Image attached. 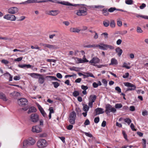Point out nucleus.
Returning a JSON list of instances; mask_svg holds the SVG:
<instances>
[{"mask_svg": "<svg viewBox=\"0 0 148 148\" xmlns=\"http://www.w3.org/2000/svg\"><path fill=\"white\" fill-rule=\"evenodd\" d=\"M102 82L105 85V86H107L108 82L105 79H102Z\"/></svg>", "mask_w": 148, "mask_h": 148, "instance_id": "obj_50", "label": "nucleus"}, {"mask_svg": "<svg viewBox=\"0 0 148 148\" xmlns=\"http://www.w3.org/2000/svg\"><path fill=\"white\" fill-rule=\"evenodd\" d=\"M62 4L67 5H70V6H72L74 7H77L78 8H79V5H80L81 4H72L71 3L65 1L64 2V3H61Z\"/></svg>", "mask_w": 148, "mask_h": 148, "instance_id": "obj_16", "label": "nucleus"}, {"mask_svg": "<svg viewBox=\"0 0 148 148\" xmlns=\"http://www.w3.org/2000/svg\"><path fill=\"white\" fill-rule=\"evenodd\" d=\"M73 95L74 97H76L79 95V93L78 91H75L73 92Z\"/></svg>", "mask_w": 148, "mask_h": 148, "instance_id": "obj_46", "label": "nucleus"}, {"mask_svg": "<svg viewBox=\"0 0 148 148\" xmlns=\"http://www.w3.org/2000/svg\"><path fill=\"white\" fill-rule=\"evenodd\" d=\"M81 88L84 90H86L88 88V87L86 86L82 85L81 86Z\"/></svg>", "mask_w": 148, "mask_h": 148, "instance_id": "obj_61", "label": "nucleus"}, {"mask_svg": "<svg viewBox=\"0 0 148 148\" xmlns=\"http://www.w3.org/2000/svg\"><path fill=\"white\" fill-rule=\"evenodd\" d=\"M95 34L93 36V38L95 39H97L98 38V35L97 33L95 32Z\"/></svg>", "mask_w": 148, "mask_h": 148, "instance_id": "obj_64", "label": "nucleus"}, {"mask_svg": "<svg viewBox=\"0 0 148 148\" xmlns=\"http://www.w3.org/2000/svg\"><path fill=\"white\" fill-rule=\"evenodd\" d=\"M115 51L117 53V55L119 57L121 56L123 53V51L122 49L119 47L116 49Z\"/></svg>", "mask_w": 148, "mask_h": 148, "instance_id": "obj_20", "label": "nucleus"}, {"mask_svg": "<svg viewBox=\"0 0 148 148\" xmlns=\"http://www.w3.org/2000/svg\"><path fill=\"white\" fill-rule=\"evenodd\" d=\"M103 24L105 27H107L108 26L110 25V22L108 21H107V22L106 21H103Z\"/></svg>", "mask_w": 148, "mask_h": 148, "instance_id": "obj_40", "label": "nucleus"}, {"mask_svg": "<svg viewBox=\"0 0 148 148\" xmlns=\"http://www.w3.org/2000/svg\"><path fill=\"white\" fill-rule=\"evenodd\" d=\"M129 75V73H125V74L123 76V77L124 78H127Z\"/></svg>", "mask_w": 148, "mask_h": 148, "instance_id": "obj_63", "label": "nucleus"}, {"mask_svg": "<svg viewBox=\"0 0 148 148\" xmlns=\"http://www.w3.org/2000/svg\"><path fill=\"white\" fill-rule=\"evenodd\" d=\"M127 32L126 30H124L123 31H122L120 32L119 33V34L121 35H123L126 34Z\"/></svg>", "mask_w": 148, "mask_h": 148, "instance_id": "obj_62", "label": "nucleus"}, {"mask_svg": "<svg viewBox=\"0 0 148 148\" xmlns=\"http://www.w3.org/2000/svg\"><path fill=\"white\" fill-rule=\"evenodd\" d=\"M146 5L145 4L143 3L141 5L139 6V8L140 9H143L145 7H146Z\"/></svg>", "mask_w": 148, "mask_h": 148, "instance_id": "obj_53", "label": "nucleus"}, {"mask_svg": "<svg viewBox=\"0 0 148 148\" xmlns=\"http://www.w3.org/2000/svg\"><path fill=\"white\" fill-rule=\"evenodd\" d=\"M87 9L84 5L81 4L79 7L78 10H76V14L78 16H85L87 14Z\"/></svg>", "mask_w": 148, "mask_h": 148, "instance_id": "obj_1", "label": "nucleus"}, {"mask_svg": "<svg viewBox=\"0 0 148 148\" xmlns=\"http://www.w3.org/2000/svg\"><path fill=\"white\" fill-rule=\"evenodd\" d=\"M90 124V122L88 119H87L86 120L84 123V125H89Z\"/></svg>", "mask_w": 148, "mask_h": 148, "instance_id": "obj_55", "label": "nucleus"}, {"mask_svg": "<svg viewBox=\"0 0 148 148\" xmlns=\"http://www.w3.org/2000/svg\"><path fill=\"white\" fill-rule=\"evenodd\" d=\"M27 140L28 141L29 145H33L34 144L35 142V140L32 138H29V139Z\"/></svg>", "mask_w": 148, "mask_h": 148, "instance_id": "obj_23", "label": "nucleus"}, {"mask_svg": "<svg viewBox=\"0 0 148 148\" xmlns=\"http://www.w3.org/2000/svg\"><path fill=\"white\" fill-rule=\"evenodd\" d=\"M89 108V106L86 105H84L83 106V110L84 111L87 112Z\"/></svg>", "mask_w": 148, "mask_h": 148, "instance_id": "obj_38", "label": "nucleus"}, {"mask_svg": "<svg viewBox=\"0 0 148 148\" xmlns=\"http://www.w3.org/2000/svg\"><path fill=\"white\" fill-rule=\"evenodd\" d=\"M142 140L143 142V148H146V140L145 139H143Z\"/></svg>", "mask_w": 148, "mask_h": 148, "instance_id": "obj_51", "label": "nucleus"}, {"mask_svg": "<svg viewBox=\"0 0 148 148\" xmlns=\"http://www.w3.org/2000/svg\"><path fill=\"white\" fill-rule=\"evenodd\" d=\"M123 120L125 122L127 123L128 125H130L132 122L131 120L129 118L123 119Z\"/></svg>", "mask_w": 148, "mask_h": 148, "instance_id": "obj_33", "label": "nucleus"}, {"mask_svg": "<svg viewBox=\"0 0 148 148\" xmlns=\"http://www.w3.org/2000/svg\"><path fill=\"white\" fill-rule=\"evenodd\" d=\"M1 62L5 65H6L9 63V62L8 61L5 59L2 60L1 61Z\"/></svg>", "mask_w": 148, "mask_h": 148, "instance_id": "obj_47", "label": "nucleus"}, {"mask_svg": "<svg viewBox=\"0 0 148 148\" xmlns=\"http://www.w3.org/2000/svg\"><path fill=\"white\" fill-rule=\"evenodd\" d=\"M116 10V9L115 8H111L108 9V11L110 12H112Z\"/></svg>", "mask_w": 148, "mask_h": 148, "instance_id": "obj_56", "label": "nucleus"}, {"mask_svg": "<svg viewBox=\"0 0 148 148\" xmlns=\"http://www.w3.org/2000/svg\"><path fill=\"white\" fill-rule=\"evenodd\" d=\"M37 106L40 112H42V111L44 110L42 108L39 104H37Z\"/></svg>", "mask_w": 148, "mask_h": 148, "instance_id": "obj_59", "label": "nucleus"}, {"mask_svg": "<svg viewBox=\"0 0 148 148\" xmlns=\"http://www.w3.org/2000/svg\"><path fill=\"white\" fill-rule=\"evenodd\" d=\"M95 115L102 114L104 112V111H103V109L99 108H97L95 109Z\"/></svg>", "mask_w": 148, "mask_h": 148, "instance_id": "obj_15", "label": "nucleus"}, {"mask_svg": "<svg viewBox=\"0 0 148 148\" xmlns=\"http://www.w3.org/2000/svg\"><path fill=\"white\" fill-rule=\"evenodd\" d=\"M99 121V117H96L94 119V121L95 123H98Z\"/></svg>", "mask_w": 148, "mask_h": 148, "instance_id": "obj_52", "label": "nucleus"}, {"mask_svg": "<svg viewBox=\"0 0 148 148\" xmlns=\"http://www.w3.org/2000/svg\"><path fill=\"white\" fill-rule=\"evenodd\" d=\"M4 19L11 21H14L16 19V16L12 14H8L5 15L3 16Z\"/></svg>", "mask_w": 148, "mask_h": 148, "instance_id": "obj_11", "label": "nucleus"}, {"mask_svg": "<svg viewBox=\"0 0 148 148\" xmlns=\"http://www.w3.org/2000/svg\"><path fill=\"white\" fill-rule=\"evenodd\" d=\"M18 67L24 69L25 68H26L27 69L30 68L32 66L30 64H19L18 65Z\"/></svg>", "mask_w": 148, "mask_h": 148, "instance_id": "obj_21", "label": "nucleus"}, {"mask_svg": "<svg viewBox=\"0 0 148 148\" xmlns=\"http://www.w3.org/2000/svg\"><path fill=\"white\" fill-rule=\"evenodd\" d=\"M27 101L26 99L24 98H21L18 100V104L22 106H24L27 104Z\"/></svg>", "mask_w": 148, "mask_h": 148, "instance_id": "obj_9", "label": "nucleus"}, {"mask_svg": "<svg viewBox=\"0 0 148 148\" xmlns=\"http://www.w3.org/2000/svg\"><path fill=\"white\" fill-rule=\"evenodd\" d=\"M117 25L121 27L122 25V22L119 19L117 20Z\"/></svg>", "mask_w": 148, "mask_h": 148, "instance_id": "obj_48", "label": "nucleus"}, {"mask_svg": "<svg viewBox=\"0 0 148 148\" xmlns=\"http://www.w3.org/2000/svg\"><path fill=\"white\" fill-rule=\"evenodd\" d=\"M30 118L31 121L34 123L37 122L39 119V116L36 113L32 114L30 116Z\"/></svg>", "mask_w": 148, "mask_h": 148, "instance_id": "obj_8", "label": "nucleus"}, {"mask_svg": "<svg viewBox=\"0 0 148 148\" xmlns=\"http://www.w3.org/2000/svg\"><path fill=\"white\" fill-rule=\"evenodd\" d=\"M125 3L127 5H131L133 4V1L132 0H125Z\"/></svg>", "mask_w": 148, "mask_h": 148, "instance_id": "obj_35", "label": "nucleus"}, {"mask_svg": "<svg viewBox=\"0 0 148 148\" xmlns=\"http://www.w3.org/2000/svg\"><path fill=\"white\" fill-rule=\"evenodd\" d=\"M46 1H38V0H27L23 2L20 4H25L33 3H40L42 2H45Z\"/></svg>", "mask_w": 148, "mask_h": 148, "instance_id": "obj_10", "label": "nucleus"}, {"mask_svg": "<svg viewBox=\"0 0 148 148\" xmlns=\"http://www.w3.org/2000/svg\"><path fill=\"white\" fill-rule=\"evenodd\" d=\"M97 98L96 95H91L90 96L89 101L94 102Z\"/></svg>", "mask_w": 148, "mask_h": 148, "instance_id": "obj_26", "label": "nucleus"}, {"mask_svg": "<svg viewBox=\"0 0 148 148\" xmlns=\"http://www.w3.org/2000/svg\"><path fill=\"white\" fill-rule=\"evenodd\" d=\"M37 111L36 109L34 107H31L29 109L28 111V113L29 114L32 112H35Z\"/></svg>", "mask_w": 148, "mask_h": 148, "instance_id": "obj_25", "label": "nucleus"}, {"mask_svg": "<svg viewBox=\"0 0 148 148\" xmlns=\"http://www.w3.org/2000/svg\"><path fill=\"white\" fill-rule=\"evenodd\" d=\"M130 127L131 128V129L133 131H136V129L135 128V126L132 123L131 124Z\"/></svg>", "mask_w": 148, "mask_h": 148, "instance_id": "obj_54", "label": "nucleus"}, {"mask_svg": "<svg viewBox=\"0 0 148 148\" xmlns=\"http://www.w3.org/2000/svg\"><path fill=\"white\" fill-rule=\"evenodd\" d=\"M8 75L10 77H9V81H12V76L8 72H6V73H5L3 74V75L5 76L6 75Z\"/></svg>", "mask_w": 148, "mask_h": 148, "instance_id": "obj_39", "label": "nucleus"}, {"mask_svg": "<svg viewBox=\"0 0 148 148\" xmlns=\"http://www.w3.org/2000/svg\"><path fill=\"white\" fill-rule=\"evenodd\" d=\"M142 114L143 116L147 115H148V112L147 110H145L143 111Z\"/></svg>", "mask_w": 148, "mask_h": 148, "instance_id": "obj_60", "label": "nucleus"}, {"mask_svg": "<svg viewBox=\"0 0 148 148\" xmlns=\"http://www.w3.org/2000/svg\"><path fill=\"white\" fill-rule=\"evenodd\" d=\"M47 78H49L51 80H54L56 81H60V80L58 79L56 77L51 76H47L46 77Z\"/></svg>", "mask_w": 148, "mask_h": 148, "instance_id": "obj_30", "label": "nucleus"}, {"mask_svg": "<svg viewBox=\"0 0 148 148\" xmlns=\"http://www.w3.org/2000/svg\"><path fill=\"white\" fill-rule=\"evenodd\" d=\"M32 77L35 79H38L39 77L41 76V74L37 73H31L28 74Z\"/></svg>", "mask_w": 148, "mask_h": 148, "instance_id": "obj_17", "label": "nucleus"}, {"mask_svg": "<svg viewBox=\"0 0 148 148\" xmlns=\"http://www.w3.org/2000/svg\"><path fill=\"white\" fill-rule=\"evenodd\" d=\"M0 99H2L5 101H6L8 100L5 95L3 92H0Z\"/></svg>", "mask_w": 148, "mask_h": 148, "instance_id": "obj_24", "label": "nucleus"}, {"mask_svg": "<svg viewBox=\"0 0 148 148\" xmlns=\"http://www.w3.org/2000/svg\"><path fill=\"white\" fill-rule=\"evenodd\" d=\"M40 46H44V49H46V47L49 48L51 49H54L58 48V47L55 45H51L48 44L41 43H40Z\"/></svg>", "mask_w": 148, "mask_h": 148, "instance_id": "obj_5", "label": "nucleus"}, {"mask_svg": "<svg viewBox=\"0 0 148 148\" xmlns=\"http://www.w3.org/2000/svg\"><path fill=\"white\" fill-rule=\"evenodd\" d=\"M118 64V61L115 58L111 59V62L109 64V65H116Z\"/></svg>", "mask_w": 148, "mask_h": 148, "instance_id": "obj_18", "label": "nucleus"}, {"mask_svg": "<svg viewBox=\"0 0 148 148\" xmlns=\"http://www.w3.org/2000/svg\"><path fill=\"white\" fill-rule=\"evenodd\" d=\"M85 74H86L87 75V77H91L94 78L95 77L93 75V74H92L91 73H84Z\"/></svg>", "mask_w": 148, "mask_h": 148, "instance_id": "obj_43", "label": "nucleus"}, {"mask_svg": "<svg viewBox=\"0 0 148 148\" xmlns=\"http://www.w3.org/2000/svg\"><path fill=\"white\" fill-rule=\"evenodd\" d=\"M32 131L33 132L38 133L42 131V129L40 126L36 125L32 127Z\"/></svg>", "mask_w": 148, "mask_h": 148, "instance_id": "obj_12", "label": "nucleus"}, {"mask_svg": "<svg viewBox=\"0 0 148 148\" xmlns=\"http://www.w3.org/2000/svg\"><path fill=\"white\" fill-rule=\"evenodd\" d=\"M45 13L49 15L55 16L59 14V12L58 10H51L50 11H46Z\"/></svg>", "mask_w": 148, "mask_h": 148, "instance_id": "obj_13", "label": "nucleus"}, {"mask_svg": "<svg viewBox=\"0 0 148 148\" xmlns=\"http://www.w3.org/2000/svg\"><path fill=\"white\" fill-rule=\"evenodd\" d=\"M115 89L116 91H117L119 93L121 92V89L119 86H117L115 88Z\"/></svg>", "mask_w": 148, "mask_h": 148, "instance_id": "obj_57", "label": "nucleus"}, {"mask_svg": "<svg viewBox=\"0 0 148 148\" xmlns=\"http://www.w3.org/2000/svg\"><path fill=\"white\" fill-rule=\"evenodd\" d=\"M124 85L126 86L131 87L127 89L126 91H131L134 90L136 89V86L134 84L129 82H125L124 83Z\"/></svg>", "mask_w": 148, "mask_h": 148, "instance_id": "obj_6", "label": "nucleus"}, {"mask_svg": "<svg viewBox=\"0 0 148 148\" xmlns=\"http://www.w3.org/2000/svg\"><path fill=\"white\" fill-rule=\"evenodd\" d=\"M127 64L125 62H124L122 67L123 68H125L127 69H129L131 67L127 65Z\"/></svg>", "mask_w": 148, "mask_h": 148, "instance_id": "obj_42", "label": "nucleus"}, {"mask_svg": "<svg viewBox=\"0 0 148 148\" xmlns=\"http://www.w3.org/2000/svg\"><path fill=\"white\" fill-rule=\"evenodd\" d=\"M76 118V114L74 111H73L70 113L69 116V122L71 124L74 125L75 124Z\"/></svg>", "mask_w": 148, "mask_h": 148, "instance_id": "obj_2", "label": "nucleus"}, {"mask_svg": "<svg viewBox=\"0 0 148 148\" xmlns=\"http://www.w3.org/2000/svg\"><path fill=\"white\" fill-rule=\"evenodd\" d=\"M52 84L53 85L54 87L55 88H57L60 85V84L57 82H53Z\"/></svg>", "mask_w": 148, "mask_h": 148, "instance_id": "obj_34", "label": "nucleus"}, {"mask_svg": "<svg viewBox=\"0 0 148 148\" xmlns=\"http://www.w3.org/2000/svg\"><path fill=\"white\" fill-rule=\"evenodd\" d=\"M49 1L53 2V3H60L61 4H62L61 3H64V1H58V0H48Z\"/></svg>", "mask_w": 148, "mask_h": 148, "instance_id": "obj_41", "label": "nucleus"}, {"mask_svg": "<svg viewBox=\"0 0 148 148\" xmlns=\"http://www.w3.org/2000/svg\"><path fill=\"white\" fill-rule=\"evenodd\" d=\"M137 31L138 33H142L143 32L141 28L139 27H137Z\"/></svg>", "mask_w": 148, "mask_h": 148, "instance_id": "obj_58", "label": "nucleus"}, {"mask_svg": "<svg viewBox=\"0 0 148 148\" xmlns=\"http://www.w3.org/2000/svg\"><path fill=\"white\" fill-rule=\"evenodd\" d=\"M48 145V143L45 139H40L37 142V146L39 148H44Z\"/></svg>", "mask_w": 148, "mask_h": 148, "instance_id": "obj_3", "label": "nucleus"}, {"mask_svg": "<svg viewBox=\"0 0 148 148\" xmlns=\"http://www.w3.org/2000/svg\"><path fill=\"white\" fill-rule=\"evenodd\" d=\"M105 45H106V44L103 43H100V45H97V47H98L101 49L106 50V47L105 46Z\"/></svg>", "mask_w": 148, "mask_h": 148, "instance_id": "obj_19", "label": "nucleus"}, {"mask_svg": "<svg viewBox=\"0 0 148 148\" xmlns=\"http://www.w3.org/2000/svg\"><path fill=\"white\" fill-rule=\"evenodd\" d=\"M74 60H75L76 63L77 64H79L80 63H83L82 61V59L78 58H74Z\"/></svg>", "mask_w": 148, "mask_h": 148, "instance_id": "obj_29", "label": "nucleus"}, {"mask_svg": "<svg viewBox=\"0 0 148 148\" xmlns=\"http://www.w3.org/2000/svg\"><path fill=\"white\" fill-rule=\"evenodd\" d=\"M29 146L30 145L27 140H25L24 141L23 143V148H26Z\"/></svg>", "mask_w": 148, "mask_h": 148, "instance_id": "obj_28", "label": "nucleus"}, {"mask_svg": "<svg viewBox=\"0 0 148 148\" xmlns=\"http://www.w3.org/2000/svg\"><path fill=\"white\" fill-rule=\"evenodd\" d=\"M105 45L106 47V50H107L108 49H114V47L113 46L107 44H106V45Z\"/></svg>", "mask_w": 148, "mask_h": 148, "instance_id": "obj_32", "label": "nucleus"}, {"mask_svg": "<svg viewBox=\"0 0 148 148\" xmlns=\"http://www.w3.org/2000/svg\"><path fill=\"white\" fill-rule=\"evenodd\" d=\"M84 133L86 136L88 137L91 138L93 136L92 134L90 133L86 132H84Z\"/></svg>", "mask_w": 148, "mask_h": 148, "instance_id": "obj_49", "label": "nucleus"}, {"mask_svg": "<svg viewBox=\"0 0 148 148\" xmlns=\"http://www.w3.org/2000/svg\"><path fill=\"white\" fill-rule=\"evenodd\" d=\"M122 107V104L121 103H117L115 104V107L116 109H119Z\"/></svg>", "mask_w": 148, "mask_h": 148, "instance_id": "obj_44", "label": "nucleus"}, {"mask_svg": "<svg viewBox=\"0 0 148 148\" xmlns=\"http://www.w3.org/2000/svg\"><path fill=\"white\" fill-rule=\"evenodd\" d=\"M97 45L96 44H93V45H86L85 46V47H87V48H91V47H93V48H96L97 47Z\"/></svg>", "mask_w": 148, "mask_h": 148, "instance_id": "obj_36", "label": "nucleus"}, {"mask_svg": "<svg viewBox=\"0 0 148 148\" xmlns=\"http://www.w3.org/2000/svg\"><path fill=\"white\" fill-rule=\"evenodd\" d=\"M102 13L104 15L107 16L108 14L109 13L107 9H103L102 10Z\"/></svg>", "mask_w": 148, "mask_h": 148, "instance_id": "obj_37", "label": "nucleus"}, {"mask_svg": "<svg viewBox=\"0 0 148 148\" xmlns=\"http://www.w3.org/2000/svg\"><path fill=\"white\" fill-rule=\"evenodd\" d=\"M70 31L71 32L78 33L80 30L77 28L71 27L70 28Z\"/></svg>", "mask_w": 148, "mask_h": 148, "instance_id": "obj_27", "label": "nucleus"}, {"mask_svg": "<svg viewBox=\"0 0 148 148\" xmlns=\"http://www.w3.org/2000/svg\"><path fill=\"white\" fill-rule=\"evenodd\" d=\"M116 111V109L112 107L111 105L108 104L106 105L105 112L106 114H108L111 112L114 113Z\"/></svg>", "mask_w": 148, "mask_h": 148, "instance_id": "obj_4", "label": "nucleus"}, {"mask_svg": "<svg viewBox=\"0 0 148 148\" xmlns=\"http://www.w3.org/2000/svg\"><path fill=\"white\" fill-rule=\"evenodd\" d=\"M8 11L9 13L14 14L18 12V9L16 7H12L9 8Z\"/></svg>", "mask_w": 148, "mask_h": 148, "instance_id": "obj_14", "label": "nucleus"}, {"mask_svg": "<svg viewBox=\"0 0 148 148\" xmlns=\"http://www.w3.org/2000/svg\"><path fill=\"white\" fill-rule=\"evenodd\" d=\"M122 134L125 138V139L127 140V136L126 134L125 131L124 130H123L122 131Z\"/></svg>", "mask_w": 148, "mask_h": 148, "instance_id": "obj_45", "label": "nucleus"}, {"mask_svg": "<svg viewBox=\"0 0 148 148\" xmlns=\"http://www.w3.org/2000/svg\"><path fill=\"white\" fill-rule=\"evenodd\" d=\"M110 24V26L112 28H113L115 27V23L114 20H111Z\"/></svg>", "mask_w": 148, "mask_h": 148, "instance_id": "obj_31", "label": "nucleus"}, {"mask_svg": "<svg viewBox=\"0 0 148 148\" xmlns=\"http://www.w3.org/2000/svg\"><path fill=\"white\" fill-rule=\"evenodd\" d=\"M100 62V59L97 57H93L89 62V63L92 65L97 66V64Z\"/></svg>", "mask_w": 148, "mask_h": 148, "instance_id": "obj_7", "label": "nucleus"}, {"mask_svg": "<svg viewBox=\"0 0 148 148\" xmlns=\"http://www.w3.org/2000/svg\"><path fill=\"white\" fill-rule=\"evenodd\" d=\"M38 82L40 84H43L45 82V78L43 77L42 75H41V76H40L38 78Z\"/></svg>", "mask_w": 148, "mask_h": 148, "instance_id": "obj_22", "label": "nucleus"}]
</instances>
